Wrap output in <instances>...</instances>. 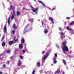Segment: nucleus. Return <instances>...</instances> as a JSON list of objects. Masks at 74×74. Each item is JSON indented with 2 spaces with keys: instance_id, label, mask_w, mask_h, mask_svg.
<instances>
[{
  "instance_id": "c756f323",
  "label": "nucleus",
  "mask_w": 74,
  "mask_h": 74,
  "mask_svg": "<svg viewBox=\"0 0 74 74\" xmlns=\"http://www.w3.org/2000/svg\"><path fill=\"white\" fill-rule=\"evenodd\" d=\"M7 65H9V64H10V61H7Z\"/></svg>"
},
{
  "instance_id": "bb28decb",
  "label": "nucleus",
  "mask_w": 74,
  "mask_h": 74,
  "mask_svg": "<svg viewBox=\"0 0 74 74\" xmlns=\"http://www.w3.org/2000/svg\"><path fill=\"white\" fill-rule=\"evenodd\" d=\"M5 38V36H3L2 38V39H1V41H3V40Z\"/></svg>"
},
{
  "instance_id": "f257e3e1",
  "label": "nucleus",
  "mask_w": 74,
  "mask_h": 74,
  "mask_svg": "<svg viewBox=\"0 0 74 74\" xmlns=\"http://www.w3.org/2000/svg\"><path fill=\"white\" fill-rule=\"evenodd\" d=\"M10 9L12 11H13V14L11 17V19L12 20H13L15 16V7L12 5H11L10 8Z\"/></svg>"
},
{
  "instance_id": "2eb2a0df",
  "label": "nucleus",
  "mask_w": 74,
  "mask_h": 74,
  "mask_svg": "<svg viewBox=\"0 0 74 74\" xmlns=\"http://www.w3.org/2000/svg\"><path fill=\"white\" fill-rule=\"evenodd\" d=\"M36 65L38 67H40V62L37 63Z\"/></svg>"
},
{
  "instance_id": "20e7f679",
  "label": "nucleus",
  "mask_w": 74,
  "mask_h": 74,
  "mask_svg": "<svg viewBox=\"0 0 74 74\" xmlns=\"http://www.w3.org/2000/svg\"><path fill=\"white\" fill-rule=\"evenodd\" d=\"M9 45H10V46L12 45L13 44H15V42L13 41L12 40L9 41L8 42Z\"/></svg>"
},
{
  "instance_id": "09e8293b",
  "label": "nucleus",
  "mask_w": 74,
  "mask_h": 74,
  "mask_svg": "<svg viewBox=\"0 0 74 74\" xmlns=\"http://www.w3.org/2000/svg\"><path fill=\"white\" fill-rule=\"evenodd\" d=\"M62 73V74H65V73H64V71H63Z\"/></svg>"
},
{
  "instance_id": "9d476101",
  "label": "nucleus",
  "mask_w": 74,
  "mask_h": 74,
  "mask_svg": "<svg viewBox=\"0 0 74 74\" xmlns=\"http://www.w3.org/2000/svg\"><path fill=\"white\" fill-rule=\"evenodd\" d=\"M6 32H7V25L5 24L4 27V32L5 33H6Z\"/></svg>"
},
{
  "instance_id": "79ce46f5",
  "label": "nucleus",
  "mask_w": 74,
  "mask_h": 74,
  "mask_svg": "<svg viewBox=\"0 0 74 74\" xmlns=\"http://www.w3.org/2000/svg\"><path fill=\"white\" fill-rule=\"evenodd\" d=\"M33 18H31V20H32V22H33Z\"/></svg>"
},
{
  "instance_id": "a211bd4d",
  "label": "nucleus",
  "mask_w": 74,
  "mask_h": 74,
  "mask_svg": "<svg viewBox=\"0 0 74 74\" xmlns=\"http://www.w3.org/2000/svg\"><path fill=\"white\" fill-rule=\"evenodd\" d=\"M44 32L45 33H46V34H47L48 32V31L47 30V29H46L45 30Z\"/></svg>"
},
{
  "instance_id": "de8ad7c7",
  "label": "nucleus",
  "mask_w": 74,
  "mask_h": 74,
  "mask_svg": "<svg viewBox=\"0 0 74 74\" xmlns=\"http://www.w3.org/2000/svg\"><path fill=\"white\" fill-rule=\"evenodd\" d=\"M63 44L64 45H65V42H63Z\"/></svg>"
},
{
  "instance_id": "37998d69",
  "label": "nucleus",
  "mask_w": 74,
  "mask_h": 74,
  "mask_svg": "<svg viewBox=\"0 0 74 74\" xmlns=\"http://www.w3.org/2000/svg\"><path fill=\"white\" fill-rule=\"evenodd\" d=\"M3 56V54L2 53H1L0 55V57H1V56Z\"/></svg>"
},
{
  "instance_id": "2f4dec72",
  "label": "nucleus",
  "mask_w": 74,
  "mask_h": 74,
  "mask_svg": "<svg viewBox=\"0 0 74 74\" xmlns=\"http://www.w3.org/2000/svg\"><path fill=\"white\" fill-rule=\"evenodd\" d=\"M29 10L27 9H25V8H23V10Z\"/></svg>"
},
{
  "instance_id": "4d7b16f0",
  "label": "nucleus",
  "mask_w": 74,
  "mask_h": 74,
  "mask_svg": "<svg viewBox=\"0 0 74 74\" xmlns=\"http://www.w3.org/2000/svg\"><path fill=\"white\" fill-rule=\"evenodd\" d=\"M5 74H7V73H5Z\"/></svg>"
},
{
  "instance_id": "aec40b11",
  "label": "nucleus",
  "mask_w": 74,
  "mask_h": 74,
  "mask_svg": "<svg viewBox=\"0 0 74 74\" xmlns=\"http://www.w3.org/2000/svg\"><path fill=\"white\" fill-rule=\"evenodd\" d=\"M2 45L3 47H5V42H3L2 44Z\"/></svg>"
},
{
  "instance_id": "4c0bfd02",
  "label": "nucleus",
  "mask_w": 74,
  "mask_h": 74,
  "mask_svg": "<svg viewBox=\"0 0 74 74\" xmlns=\"http://www.w3.org/2000/svg\"><path fill=\"white\" fill-rule=\"evenodd\" d=\"M56 58H57L56 57H54V58H53V60H56Z\"/></svg>"
},
{
  "instance_id": "6e6d98bb",
  "label": "nucleus",
  "mask_w": 74,
  "mask_h": 74,
  "mask_svg": "<svg viewBox=\"0 0 74 74\" xmlns=\"http://www.w3.org/2000/svg\"><path fill=\"white\" fill-rule=\"evenodd\" d=\"M0 37H1V34H0Z\"/></svg>"
},
{
  "instance_id": "412c9836",
  "label": "nucleus",
  "mask_w": 74,
  "mask_h": 74,
  "mask_svg": "<svg viewBox=\"0 0 74 74\" xmlns=\"http://www.w3.org/2000/svg\"><path fill=\"white\" fill-rule=\"evenodd\" d=\"M17 16H19L20 15V12L19 11L17 12Z\"/></svg>"
},
{
  "instance_id": "ea45409f",
  "label": "nucleus",
  "mask_w": 74,
  "mask_h": 74,
  "mask_svg": "<svg viewBox=\"0 0 74 74\" xmlns=\"http://www.w3.org/2000/svg\"><path fill=\"white\" fill-rule=\"evenodd\" d=\"M33 29V28L32 27L29 29L30 30H32V29Z\"/></svg>"
},
{
  "instance_id": "6e6552de",
  "label": "nucleus",
  "mask_w": 74,
  "mask_h": 74,
  "mask_svg": "<svg viewBox=\"0 0 74 74\" xmlns=\"http://www.w3.org/2000/svg\"><path fill=\"white\" fill-rule=\"evenodd\" d=\"M18 66L19 67V66H21V64H22V63L21 62V60H19L18 62L17 63Z\"/></svg>"
},
{
  "instance_id": "a18cd8bd",
  "label": "nucleus",
  "mask_w": 74,
  "mask_h": 74,
  "mask_svg": "<svg viewBox=\"0 0 74 74\" xmlns=\"http://www.w3.org/2000/svg\"><path fill=\"white\" fill-rule=\"evenodd\" d=\"M23 53H25V51L24 50H23Z\"/></svg>"
},
{
  "instance_id": "052dcab7",
  "label": "nucleus",
  "mask_w": 74,
  "mask_h": 74,
  "mask_svg": "<svg viewBox=\"0 0 74 74\" xmlns=\"http://www.w3.org/2000/svg\"><path fill=\"white\" fill-rule=\"evenodd\" d=\"M73 67H74V66H73Z\"/></svg>"
},
{
  "instance_id": "a878e982",
  "label": "nucleus",
  "mask_w": 74,
  "mask_h": 74,
  "mask_svg": "<svg viewBox=\"0 0 74 74\" xmlns=\"http://www.w3.org/2000/svg\"><path fill=\"white\" fill-rule=\"evenodd\" d=\"M30 7H31V8H32V10H35V8H33V7H32V5H30Z\"/></svg>"
},
{
  "instance_id": "8fccbe9b",
  "label": "nucleus",
  "mask_w": 74,
  "mask_h": 74,
  "mask_svg": "<svg viewBox=\"0 0 74 74\" xmlns=\"http://www.w3.org/2000/svg\"><path fill=\"white\" fill-rule=\"evenodd\" d=\"M3 74V72H0V74Z\"/></svg>"
},
{
  "instance_id": "7ed1b4c3",
  "label": "nucleus",
  "mask_w": 74,
  "mask_h": 74,
  "mask_svg": "<svg viewBox=\"0 0 74 74\" xmlns=\"http://www.w3.org/2000/svg\"><path fill=\"white\" fill-rule=\"evenodd\" d=\"M65 37V35L64 34L63 32H62L61 33L60 38H61L62 40H63V38Z\"/></svg>"
},
{
  "instance_id": "6ab92c4d",
  "label": "nucleus",
  "mask_w": 74,
  "mask_h": 74,
  "mask_svg": "<svg viewBox=\"0 0 74 74\" xmlns=\"http://www.w3.org/2000/svg\"><path fill=\"white\" fill-rule=\"evenodd\" d=\"M53 63L54 64H56L57 63V60H53Z\"/></svg>"
},
{
  "instance_id": "9b49d317",
  "label": "nucleus",
  "mask_w": 74,
  "mask_h": 74,
  "mask_svg": "<svg viewBox=\"0 0 74 74\" xmlns=\"http://www.w3.org/2000/svg\"><path fill=\"white\" fill-rule=\"evenodd\" d=\"M66 29L68 30H70V31L73 30V29L70 27H66Z\"/></svg>"
},
{
  "instance_id": "c9c22d12",
  "label": "nucleus",
  "mask_w": 74,
  "mask_h": 74,
  "mask_svg": "<svg viewBox=\"0 0 74 74\" xmlns=\"http://www.w3.org/2000/svg\"><path fill=\"white\" fill-rule=\"evenodd\" d=\"M66 19H70V17H66Z\"/></svg>"
},
{
  "instance_id": "7c9ffc66",
  "label": "nucleus",
  "mask_w": 74,
  "mask_h": 74,
  "mask_svg": "<svg viewBox=\"0 0 74 74\" xmlns=\"http://www.w3.org/2000/svg\"><path fill=\"white\" fill-rule=\"evenodd\" d=\"M4 68H5L6 65L5 64H3V66Z\"/></svg>"
},
{
  "instance_id": "bf43d9fd",
  "label": "nucleus",
  "mask_w": 74,
  "mask_h": 74,
  "mask_svg": "<svg viewBox=\"0 0 74 74\" xmlns=\"http://www.w3.org/2000/svg\"><path fill=\"white\" fill-rule=\"evenodd\" d=\"M44 62L43 61H42V62Z\"/></svg>"
},
{
  "instance_id": "a19ab883",
  "label": "nucleus",
  "mask_w": 74,
  "mask_h": 74,
  "mask_svg": "<svg viewBox=\"0 0 74 74\" xmlns=\"http://www.w3.org/2000/svg\"><path fill=\"white\" fill-rule=\"evenodd\" d=\"M13 58V57H12V56H11V57L10 58V59H11V60Z\"/></svg>"
},
{
  "instance_id": "603ef678",
  "label": "nucleus",
  "mask_w": 74,
  "mask_h": 74,
  "mask_svg": "<svg viewBox=\"0 0 74 74\" xmlns=\"http://www.w3.org/2000/svg\"><path fill=\"white\" fill-rule=\"evenodd\" d=\"M29 32V30H28L27 31V32Z\"/></svg>"
},
{
  "instance_id": "5fc2aeb1",
  "label": "nucleus",
  "mask_w": 74,
  "mask_h": 74,
  "mask_svg": "<svg viewBox=\"0 0 74 74\" xmlns=\"http://www.w3.org/2000/svg\"><path fill=\"white\" fill-rule=\"evenodd\" d=\"M34 0V1H36V0Z\"/></svg>"
},
{
  "instance_id": "f3484780",
  "label": "nucleus",
  "mask_w": 74,
  "mask_h": 74,
  "mask_svg": "<svg viewBox=\"0 0 74 74\" xmlns=\"http://www.w3.org/2000/svg\"><path fill=\"white\" fill-rule=\"evenodd\" d=\"M62 62L64 65H66V62L65 60H63Z\"/></svg>"
},
{
  "instance_id": "e433bc0d",
  "label": "nucleus",
  "mask_w": 74,
  "mask_h": 74,
  "mask_svg": "<svg viewBox=\"0 0 74 74\" xmlns=\"http://www.w3.org/2000/svg\"><path fill=\"white\" fill-rule=\"evenodd\" d=\"M59 30H62V28H61V27H59Z\"/></svg>"
},
{
  "instance_id": "864d4df0",
  "label": "nucleus",
  "mask_w": 74,
  "mask_h": 74,
  "mask_svg": "<svg viewBox=\"0 0 74 74\" xmlns=\"http://www.w3.org/2000/svg\"><path fill=\"white\" fill-rule=\"evenodd\" d=\"M25 31H24V34H25Z\"/></svg>"
},
{
  "instance_id": "ddd939ff",
  "label": "nucleus",
  "mask_w": 74,
  "mask_h": 74,
  "mask_svg": "<svg viewBox=\"0 0 74 74\" xmlns=\"http://www.w3.org/2000/svg\"><path fill=\"white\" fill-rule=\"evenodd\" d=\"M38 1L40 3H41V4H42L44 6V7H45V4H44V3H43V2L42 1L39 0V1Z\"/></svg>"
},
{
  "instance_id": "39448f33",
  "label": "nucleus",
  "mask_w": 74,
  "mask_h": 74,
  "mask_svg": "<svg viewBox=\"0 0 74 74\" xmlns=\"http://www.w3.org/2000/svg\"><path fill=\"white\" fill-rule=\"evenodd\" d=\"M49 56V54L47 53L45 55V56H44V61L43 62V63H44L45 62V60L47 59V58L48 57V56Z\"/></svg>"
},
{
  "instance_id": "f03ea898",
  "label": "nucleus",
  "mask_w": 74,
  "mask_h": 74,
  "mask_svg": "<svg viewBox=\"0 0 74 74\" xmlns=\"http://www.w3.org/2000/svg\"><path fill=\"white\" fill-rule=\"evenodd\" d=\"M62 49L64 52H68L69 51V48L67 46L64 45L62 47Z\"/></svg>"
},
{
  "instance_id": "cd10ccee",
  "label": "nucleus",
  "mask_w": 74,
  "mask_h": 74,
  "mask_svg": "<svg viewBox=\"0 0 74 74\" xmlns=\"http://www.w3.org/2000/svg\"><path fill=\"white\" fill-rule=\"evenodd\" d=\"M45 52H46V51H42V55H44V53H45Z\"/></svg>"
},
{
  "instance_id": "1a4fd4ad",
  "label": "nucleus",
  "mask_w": 74,
  "mask_h": 74,
  "mask_svg": "<svg viewBox=\"0 0 74 74\" xmlns=\"http://www.w3.org/2000/svg\"><path fill=\"white\" fill-rule=\"evenodd\" d=\"M12 28L14 29V30L17 29V26H16V24L15 23H14L12 26Z\"/></svg>"
},
{
  "instance_id": "4468645a",
  "label": "nucleus",
  "mask_w": 74,
  "mask_h": 74,
  "mask_svg": "<svg viewBox=\"0 0 74 74\" xmlns=\"http://www.w3.org/2000/svg\"><path fill=\"white\" fill-rule=\"evenodd\" d=\"M23 45L22 44H20L19 45V48L20 49H21L23 48Z\"/></svg>"
},
{
  "instance_id": "c03bdc74",
  "label": "nucleus",
  "mask_w": 74,
  "mask_h": 74,
  "mask_svg": "<svg viewBox=\"0 0 74 74\" xmlns=\"http://www.w3.org/2000/svg\"><path fill=\"white\" fill-rule=\"evenodd\" d=\"M55 10V8H53L52 10V11H53V10Z\"/></svg>"
},
{
  "instance_id": "f8f14e48",
  "label": "nucleus",
  "mask_w": 74,
  "mask_h": 74,
  "mask_svg": "<svg viewBox=\"0 0 74 74\" xmlns=\"http://www.w3.org/2000/svg\"><path fill=\"white\" fill-rule=\"evenodd\" d=\"M21 44H23L25 43V40L24 38H23L21 39Z\"/></svg>"
},
{
  "instance_id": "393cba45",
  "label": "nucleus",
  "mask_w": 74,
  "mask_h": 74,
  "mask_svg": "<svg viewBox=\"0 0 74 74\" xmlns=\"http://www.w3.org/2000/svg\"><path fill=\"white\" fill-rule=\"evenodd\" d=\"M19 57L21 59H23V56H20Z\"/></svg>"
},
{
  "instance_id": "c85d7f7f",
  "label": "nucleus",
  "mask_w": 74,
  "mask_h": 74,
  "mask_svg": "<svg viewBox=\"0 0 74 74\" xmlns=\"http://www.w3.org/2000/svg\"><path fill=\"white\" fill-rule=\"evenodd\" d=\"M35 73H36V71H35V70H34V71H33L32 74H35Z\"/></svg>"
},
{
  "instance_id": "49530a36",
  "label": "nucleus",
  "mask_w": 74,
  "mask_h": 74,
  "mask_svg": "<svg viewBox=\"0 0 74 74\" xmlns=\"http://www.w3.org/2000/svg\"><path fill=\"white\" fill-rule=\"evenodd\" d=\"M15 38H16V36H14V38H13V40H14Z\"/></svg>"
},
{
  "instance_id": "5701e85b",
  "label": "nucleus",
  "mask_w": 74,
  "mask_h": 74,
  "mask_svg": "<svg viewBox=\"0 0 74 74\" xmlns=\"http://www.w3.org/2000/svg\"><path fill=\"white\" fill-rule=\"evenodd\" d=\"M55 73L56 74H59V71H58V70H57L55 72Z\"/></svg>"
},
{
  "instance_id": "f704fd0d",
  "label": "nucleus",
  "mask_w": 74,
  "mask_h": 74,
  "mask_svg": "<svg viewBox=\"0 0 74 74\" xmlns=\"http://www.w3.org/2000/svg\"><path fill=\"white\" fill-rule=\"evenodd\" d=\"M57 53H55V56L56 57H58V55H57Z\"/></svg>"
},
{
  "instance_id": "72a5a7b5",
  "label": "nucleus",
  "mask_w": 74,
  "mask_h": 74,
  "mask_svg": "<svg viewBox=\"0 0 74 74\" xmlns=\"http://www.w3.org/2000/svg\"><path fill=\"white\" fill-rule=\"evenodd\" d=\"M29 25H30V24L28 23V25H26V26L25 27H25H26V28H27V27H28Z\"/></svg>"
},
{
  "instance_id": "3c124183",
  "label": "nucleus",
  "mask_w": 74,
  "mask_h": 74,
  "mask_svg": "<svg viewBox=\"0 0 74 74\" xmlns=\"http://www.w3.org/2000/svg\"><path fill=\"white\" fill-rule=\"evenodd\" d=\"M0 59H1V60H3V58H2V57H1L0 58Z\"/></svg>"
},
{
  "instance_id": "b1692460",
  "label": "nucleus",
  "mask_w": 74,
  "mask_h": 74,
  "mask_svg": "<svg viewBox=\"0 0 74 74\" xmlns=\"http://www.w3.org/2000/svg\"><path fill=\"white\" fill-rule=\"evenodd\" d=\"M12 32V34L13 35H14V34H15V31L14 30H13Z\"/></svg>"
},
{
  "instance_id": "4be33fe9",
  "label": "nucleus",
  "mask_w": 74,
  "mask_h": 74,
  "mask_svg": "<svg viewBox=\"0 0 74 74\" xmlns=\"http://www.w3.org/2000/svg\"><path fill=\"white\" fill-rule=\"evenodd\" d=\"M7 53H10V50L9 49L7 51Z\"/></svg>"
},
{
  "instance_id": "13d9d810",
  "label": "nucleus",
  "mask_w": 74,
  "mask_h": 74,
  "mask_svg": "<svg viewBox=\"0 0 74 74\" xmlns=\"http://www.w3.org/2000/svg\"><path fill=\"white\" fill-rule=\"evenodd\" d=\"M25 29H24V31H25Z\"/></svg>"
},
{
  "instance_id": "473e14b6",
  "label": "nucleus",
  "mask_w": 74,
  "mask_h": 74,
  "mask_svg": "<svg viewBox=\"0 0 74 74\" xmlns=\"http://www.w3.org/2000/svg\"><path fill=\"white\" fill-rule=\"evenodd\" d=\"M41 23H42V26H44V23H43V21H42V20H41Z\"/></svg>"
},
{
  "instance_id": "423d86ee",
  "label": "nucleus",
  "mask_w": 74,
  "mask_h": 74,
  "mask_svg": "<svg viewBox=\"0 0 74 74\" xmlns=\"http://www.w3.org/2000/svg\"><path fill=\"white\" fill-rule=\"evenodd\" d=\"M32 10L33 11V12H36V14L37 15V12H36V11H37L38 10V8H35V9L34 10Z\"/></svg>"
},
{
  "instance_id": "58836bf2",
  "label": "nucleus",
  "mask_w": 74,
  "mask_h": 74,
  "mask_svg": "<svg viewBox=\"0 0 74 74\" xmlns=\"http://www.w3.org/2000/svg\"><path fill=\"white\" fill-rule=\"evenodd\" d=\"M14 41H14V42H16V41H17L18 40H17V39H14Z\"/></svg>"
},
{
  "instance_id": "0eeeda50",
  "label": "nucleus",
  "mask_w": 74,
  "mask_h": 74,
  "mask_svg": "<svg viewBox=\"0 0 74 74\" xmlns=\"http://www.w3.org/2000/svg\"><path fill=\"white\" fill-rule=\"evenodd\" d=\"M49 21H51L52 23L53 24H54V21H53V19L52 17H49Z\"/></svg>"
},
{
  "instance_id": "dca6fc26",
  "label": "nucleus",
  "mask_w": 74,
  "mask_h": 74,
  "mask_svg": "<svg viewBox=\"0 0 74 74\" xmlns=\"http://www.w3.org/2000/svg\"><path fill=\"white\" fill-rule=\"evenodd\" d=\"M10 17H9L8 18V23L9 25H10Z\"/></svg>"
}]
</instances>
